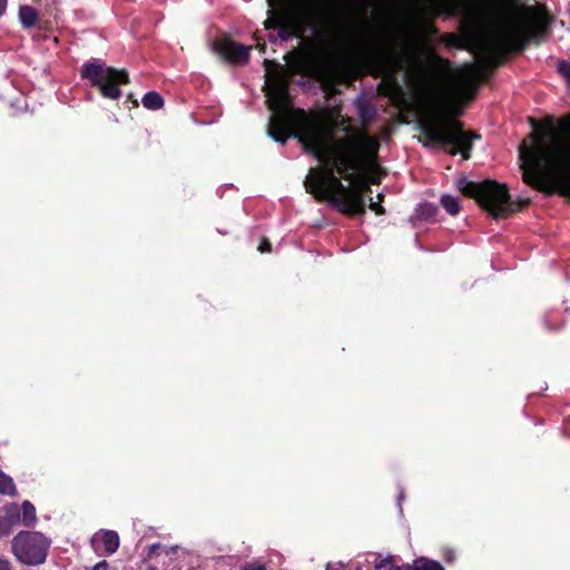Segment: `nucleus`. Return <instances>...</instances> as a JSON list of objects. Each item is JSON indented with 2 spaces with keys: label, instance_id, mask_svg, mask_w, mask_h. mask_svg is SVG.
Wrapping results in <instances>:
<instances>
[{
  "label": "nucleus",
  "instance_id": "1",
  "mask_svg": "<svg viewBox=\"0 0 570 570\" xmlns=\"http://www.w3.org/2000/svg\"><path fill=\"white\" fill-rule=\"evenodd\" d=\"M265 96L272 111L269 137L279 144L296 138L303 150L322 164L311 168L305 177L306 191L347 216L363 215L365 196L372 190L360 171L376 160L377 139L365 130L352 128L351 118L341 116L340 111L306 112L294 108L288 81L279 73L268 78Z\"/></svg>",
  "mask_w": 570,
  "mask_h": 570
},
{
  "label": "nucleus",
  "instance_id": "2",
  "mask_svg": "<svg viewBox=\"0 0 570 570\" xmlns=\"http://www.w3.org/2000/svg\"><path fill=\"white\" fill-rule=\"evenodd\" d=\"M529 120L532 130L519 146L523 181L546 196L570 199V114Z\"/></svg>",
  "mask_w": 570,
  "mask_h": 570
},
{
  "label": "nucleus",
  "instance_id": "3",
  "mask_svg": "<svg viewBox=\"0 0 570 570\" xmlns=\"http://www.w3.org/2000/svg\"><path fill=\"white\" fill-rule=\"evenodd\" d=\"M548 32L547 22L533 7L498 23L485 38L483 48L502 62L509 55L522 52L531 42L539 43Z\"/></svg>",
  "mask_w": 570,
  "mask_h": 570
},
{
  "label": "nucleus",
  "instance_id": "4",
  "mask_svg": "<svg viewBox=\"0 0 570 570\" xmlns=\"http://www.w3.org/2000/svg\"><path fill=\"white\" fill-rule=\"evenodd\" d=\"M394 66V53L386 48V30L376 28L371 30L366 50L360 59L335 63L324 68L321 73L325 87H333L336 79L342 82L352 80V75L361 68L374 78H383L393 72Z\"/></svg>",
  "mask_w": 570,
  "mask_h": 570
},
{
  "label": "nucleus",
  "instance_id": "5",
  "mask_svg": "<svg viewBox=\"0 0 570 570\" xmlns=\"http://www.w3.org/2000/svg\"><path fill=\"white\" fill-rule=\"evenodd\" d=\"M423 145L442 147L451 156L460 155L462 160H469L473 141L481 136L475 131H465L463 124L449 114L442 112L420 125Z\"/></svg>",
  "mask_w": 570,
  "mask_h": 570
},
{
  "label": "nucleus",
  "instance_id": "6",
  "mask_svg": "<svg viewBox=\"0 0 570 570\" xmlns=\"http://www.w3.org/2000/svg\"><path fill=\"white\" fill-rule=\"evenodd\" d=\"M456 187L463 196L475 199L495 219L507 218L530 204V199L513 203L507 185L491 179L475 183L461 177L456 181Z\"/></svg>",
  "mask_w": 570,
  "mask_h": 570
},
{
  "label": "nucleus",
  "instance_id": "7",
  "mask_svg": "<svg viewBox=\"0 0 570 570\" xmlns=\"http://www.w3.org/2000/svg\"><path fill=\"white\" fill-rule=\"evenodd\" d=\"M267 19L264 21L265 29H278V37L286 42L293 38L303 39L307 27H323L328 19L322 7L314 4L304 16L297 14L278 0H267Z\"/></svg>",
  "mask_w": 570,
  "mask_h": 570
},
{
  "label": "nucleus",
  "instance_id": "8",
  "mask_svg": "<svg viewBox=\"0 0 570 570\" xmlns=\"http://www.w3.org/2000/svg\"><path fill=\"white\" fill-rule=\"evenodd\" d=\"M81 79L88 80L91 87L98 88L104 98L116 100L121 96L120 85L130 82L126 69L107 66L104 61L91 59L80 69Z\"/></svg>",
  "mask_w": 570,
  "mask_h": 570
},
{
  "label": "nucleus",
  "instance_id": "9",
  "mask_svg": "<svg viewBox=\"0 0 570 570\" xmlns=\"http://www.w3.org/2000/svg\"><path fill=\"white\" fill-rule=\"evenodd\" d=\"M50 540L41 532L20 531L11 541V551L23 564H42L48 556Z\"/></svg>",
  "mask_w": 570,
  "mask_h": 570
},
{
  "label": "nucleus",
  "instance_id": "10",
  "mask_svg": "<svg viewBox=\"0 0 570 570\" xmlns=\"http://www.w3.org/2000/svg\"><path fill=\"white\" fill-rule=\"evenodd\" d=\"M483 65H465L458 70V86L460 94L472 100L479 90V79L484 75Z\"/></svg>",
  "mask_w": 570,
  "mask_h": 570
},
{
  "label": "nucleus",
  "instance_id": "11",
  "mask_svg": "<svg viewBox=\"0 0 570 570\" xmlns=\"http://www.w3.org/2000/svg\"><path fill=\"white\" fill-rule=\"evenodd\" d=\"M214 48L217 53L232 63L242 65L249 59V47L233 41H217Z\"/></svg>",
  "mask_w": 570,
  "mask_h": 570
},
{
  "label": "nucleus",
  "instance_id": "12",
  "mask_svg": "<svg viewBox=\"0 0 570 570\" xmlns=\"http://www.w3.org/2000/svg\"><path fill=\"white\" fill-rule=\"evenodd\" d=\"M91 544L97 552L102 549L107 554H112L119 548V537L115 531L101 530L94 534Z\"/></svg>",
  "mask_w": 570,
  "mask_h": 570
},
{
  "label": "nucleus",
  "instance_id": "13",
  "mask_svg": "<svg viewBox=\"0 0 570 570\" xmlns=\"http://www.w3.org/2000/svg\"><path fill=\"white\" fill-rule=\"evenodd\" d=\"M354 106L363 127L368 126L375 120L377 110L365 97H357L354 100Z\"/></svg>",
  "mask_w": 570,
  "mask_h": 570
},
{
  "label": "nucleus",
  "instance_id": "14",
  "mask_svg": "<svg viewBox=\"0 0 570 570\" xmlns=\"http://www.w3.org/2000/svg\"><path fill=\"white\" fill-rule=\"evenodd\" d=\"M19 19L24 28H31L38 20V12L33 7L22 6L19 9Z\"/></svg>",
  "mask_w": 570,
  "mask_h": 570
},
{
  "label": "nucleus",
  "instance_id": "15",
  "mask_svg": "<svg viewBox=\"0 0 570 570\" xmlns=\"http://www.w3.org/2000/svg\"><path fill=\"white\" fill-rule=\"evenodd\" d=\"M142 106L149 110H158L164 106V99L157 91H148L141 99Z\"/></svg>",
  "mask_w": 570,
  "mask_h": 570
},
{
  "label": "nucleus",
  "instance_id": "16",
  "mask_svg": "<svg viewBox=\"0 0 570 570\" xmlns=\"http://www.w3.org/2000/svg\"><path fill=\"white\" fill-rule=\"evenodd\" d=\"M438 212V206L431 203L420 204L415 209L416 217L421 220L434 219Z\"/></svg>",
  "mask_w": 570,
  "mask_h": 570
},
{
  "label": "nucleus",
  "instance_id": "17",
  "mask_svg": "<svg viewBox=\"0 0 570 570\" xmlns=\"http://www.w3.org/2000/svg\"><path fill=\"white\" fill-rule=\"evenodd\" d=\"M22 510V523L26 527H32L37 522L36 508L29 502L24 501L21 507Z\"/></svg>",
  "mask_w": 570,
  "mask_h": 570
},
{
  "label": "nucleus",
  "instance_id": "18",
  "mask_svg": "<svg viewBox=\"0 0 570 570\" xmlns=\"http://www.w3.org/2000/svg\"><path fill=\"white\" fill-rule=\"evenodd\" d=\"M440 203L450 215H456L461 209L459 198L451 195H443Z\"/></svg>",
  "mask_w": 570,
  "mask_h": 570
},
{
  "label": "nucleus",
  "instance_id": "19",
  "mask_svg": "<svg viewBox=\"0 0 570 570\" xmlns=\"http://www.w3.org/2000/svg\"><path fill=\"white\" fill-rule=\"evenodd\" d=\"M464 0H441L436 4L441 11L456 13L463 6Z\"/></svg>",
  "mask_w": 570,
  "mask_h": 570
},
{
  "label": "nucleus",
  "instance_id": "20",
  "mask_svg": "<svg viewBox=\"0 0 570 570\" xmlns=\"http://www.w3.org/2000/svg\"><path fill=\"white\" fill-rule=\"evenodd\" d=\"M443 41L446 45V47L450 48L464 49L466 47L465 39L454 33H445L443 36Z\"/></svg>",
  "mask_w": 570,
  "mask_h": 570
},
{
  "label": "nucleus",
  "instance_id": "21",
  "mask_svg": "<svg viewBox=\"0 0 570 570\" xmlns=\"http://www.w3.org/2000/svg\"><path fill=\"white\" fill-rule=\"evenodd\" d=\"M0 493L13 495L16 487L12 479L0 471Z\"/></svg>",
  "mask_w": 570,
  "mask_h": 570
},
{
  "label": "nucleus",
  "instance_id": "22",
  "mask_svg": "<svg viewBox=\"0 0 570 570\" xmlns=\"http://www.w3.org/2000/svg\"><path fill=\"white\" fill-rule=\"evenodd\" d=\"M411 570H444V568L436 561L419 559Z\"/></svg>",
  "mask_w": 570,
  "mask_h": 570
},
{
  "label": "nucleus",
  "instance_id": "23",
  "mask_svg": "<svg viewBox=\"0 0 570 570\" xmlns=\"http://www.w3.org/2000/svg\"><path fill=\"white\" fill-rule=\"evenodd\" d=\"M4 519H8L11 521V529L14 524L18 523L20 520V510L17 504H12L6 510V514L3 515Z\"/></svg>",
  "mask_w": 570,
  "mask_h": 570
},
{
  "label": "nucleus",
  "instance_id": "24",
  "mask_svg": "<svg viewBox=\"0 0 570 570\" xmlns=\"http://www.w3.org/2000/svg\"><path fill=\"white\" fill-rule=\"evenodd\" d=\"M178 547H164L160 543H155L149 547V557L157 554L159 550L164 551L166 554L176 553Z\"/></svg>",
  "mask_w": 570,
  "mask_h": 570
},
{
  "label": "nucleus",
  "instance_id": "25",
  "mask_svg": "<svg viewBox=\"0 0 570 570\" xmlns=\"http://www.w3.org/2000/svg\"><path fill=\"white\" fill-rule=\"evenodd\" d=\"M392 567H393L392 557L382 558V557L379 556L376 558V560H375L374 568L376 570H381V569H385V568H392Z\"/></svg>",
  "mask_w": 570,
  "mask_h": 570
},
{
  "label": "nucleus",
  "instance_id": "26",
  "mask_svg": "<svg viewBox=\"0 0 570 570\" xmlns=\"http://www.w3.org/2000/svg\"><path fill=\"white\" fill-rule=\"evenodd\" d=\"M239 570H266V567L259 560H253L250 562H246Z\"/></svg>",
  "mask_w": 570,
  "mask_h": 570
},
{
  "label": "nucleus",
  "instance_id": "27",
  "mask_svg": "<svg viewBox=\"0 0 570 570\" xmlns=\"http://www.w3.org/2000/svg\"><path fill=\"white\" fill-rule=\"evenodd\" d=\"M11 532V521L0 517V537L8 535Z\"/></svg>",
  "mask_w": 570,
  "mask_h": 570
},
{
  "label": "nucleus",
  "instance_id": "28",
  "mask_svg": "<svg viewBox=\"0 0 570 570\" xmlns=\"http://www.w3.org/2000/svg\"><path fill=\"white\" fill-rule=\"evenodd\" d=\"M558 71L570 81V62L561 60L558 63Z\"/></svg>",
  "mask_w": 570,
  "mask_h": 570
},
{
  "label": "nucleus",
  "instance_id": "29",
  "mask_svg": "<svg viewBox=\"0 0 570 570\" xmlns=\"http://www.w3.org/2000/svg\"><path fill=\"white\" fill-rule=\"evenodd\" d=\"M463 33H464V37L465 38H469V39H475V38H479L476 31L473 29V27L471 26H466L464 24L463 26Z\"/></svg>",
  "mask_w": 570,
  "mask_h": 570
},
{
  "label": "nucleus",
  "instance_id": "30",
  "mask_svg": "<svg viewBox=\"0 0 570 570\" xmlns=\"http://www.w3.org/2000/svg\"><path fill=\"white\" fill-rule=\"evenodd\" d=\"M368 207L375 212L376 215H383L385 213L384 207L380 205V203L372 202V198L370 197V204Z\"/></svg>",
  "mask_w": 570,
  "mask_h": 570
},
{
  "label": "nucleus",
  "instance_id": "31",
  "mask_svg": "<svg viewBox=\"0 0 570 570\" xmlns=\"http://www.w3.org/2000/svg\"><path fill=\"white\" fill-rule=\"evenodd\" d=\"M256 249H272V244L266 237H262Z\"/></svg>",
  "mask_w": 570,
  "mask_h": 570
},
{
  "label": "nucleus",
  "instance_id": "32",
  "mask_svg": "<svg viewBox=\"0 0 570 570\" xmlns=\"http://www.w3.org/2000/svg\"><path fill=\"white\" fill-rule=\"evenodd\" d=\"M0 570H13L9 560L0 558Z\"/></svg>",
  "mask_w": 570,
  "mask_h": 570
},
{
  "label": "nucleus",
  "instance_id": "33",
  "mask_svg": "<svg viewBox=\"0 0 570 570\" xmlns=\"http://www.w3.org/2000/svg\"><path fill=\"white\" fill-rule=\"evenodd\" d=\"M107 567L108 563L106 561H101L94 567V570H106Z\"/></svg>",
  "mask_w": 570,
  "mask_h": 570
},
{
  "label": "nucleus",
  "instance_id": "34",
  "mask_svg": "<svg viewBox=\"0 0 570 570\" xmlns=\"http://www.w3.org/2000/svg\"><path fill=\"white\" fill-rule=\"evenodd\" d=\"M7 8V0H0V17L4 13Z\"/></svg>",
  "mask_w": 570,
  "mask_h": 570
},
{
  "label": "nucleus",
  "instance_id": "35",
  "mask_svg": "<svg viewBox=\"0 0 570 570\" xmlns=\"http://www.w3.org/2000/svg\"><path fill=\"white\" fill-rule=\"evenodd\" d=\"M277 39H281V38L278 37V33H277L276 36H275V35H269V36H268V40H269V42H272V43H276V42H277Z\"/></svg>",
  "mask_w": 570,
  "mask_h": 570
},
{
  "label": "nucleus",
  "instance_id": "36",
  "mask_svg": "<svg viewBox=\"0 0 570 570\" xmlns=\"http://www.w3.org/2000/svg\"><path fill=\"white\" fill-rule=\"evenodd\" d=\"M257 47H258L261 52H265V50H266V42L265 41H263V42L258 41L257 42Z\"/></svg>",
  "mask_w": 570,
  "mask_h": 570
},
{
  "label": "nucleus",
  "instance_id": "37",
  "mask_svg": "<svg viewBox=\"0 0 570 570\" xmlns=\"http://www.w3.org/2000/svg\"><path fill=\"white\" fill-rule=\"evenodd\" d=\"M127 99H128L129 101H132L134 107H138V101H137V99H135V98H134V95H132V94H129V95H128V97H127Z\"/></svg>",
  "mask_w": 570,
  "mask_h": 570
},
{
  "label": "nucleus",
  "instance_id": "38",
  "mask_svg": "<svg viewBox=\"0 0 570 570\" xmlns=\"http://www.w3.org/2000/svg\"><path fill=\"white\" fill-rule=\"evenodd\" d=\"M325 570H341V569H340L338 567H334V566H332V564L327 563V566H326V569H325Z\"/></svg>",
  "mask_w": 570,
  "mask_h": 570
},
{
  "label": "nucleus",
  "instance_id": "39",
  "mask_svg": "<svg viewBox=\"0 0 570 570\" xmlns=\"http://www.w3.org/2000/svg\"><path fill=\"white\" fill-rule=\"evenodd\" d=\"M461 114H462V109L461 108H455L453 110V115H455V116H460Z\"/></svg>",
  "mask_w": 570,
  "mask_h": 570
},
{
  "label": "nucleus",
  "instance_id": "40",
  "mask_svg": "<svg viewBox=\"0 0 570 570\" xmlns=\"http://www.w3.org/2000/svg\"><path fill=\"white\" fill-rule=\"evenodd\" d=\"M272 63H274V62H273V61H271V60H268V59H265V61H264V65H265L266 67H267V66H269V65H272Z\"/></svg>",
  "mask_w": 570,
  "mask_h": 570
},
{
  "label": "nucleus",
  "instance_id": "41",
  "mask_svg": "<svg viewBox=\"0 0 570 570\" xmlns=\"http://www.w3.org/2000/svg\"><path fill=\"white\" fill-rule=\"evenodd\" d=\"M366 10H367V6H364V7L362 8V13H363V14H365V13H366Z\"/></svg>",
  "mask_w": 570,
  "mask_h": 570
},
{
  "label": "nucleus",
  "instance_id": "42",
  "mask_svg": "<svg viewBox=\"0 0 570 570\" xmlns=\"http://www.w3.org/2000/svg\"><path fill=\"white\" fill-rule=\"evenodd\" d=\"M440 60H441V62H443V63H446V65H449V63H450V62H449V60H446V59H440Z\"/></svg>",
  "mask_w": 570,
  "mask_h": 570
},
{
  "label": "nucleus",
  "instance_id": "43",
  "mask_svg": "<svg viewBox=\"0 0 570 570\" xmlns=\"http://www.w3.org/2000/svg\"><path fill=\"white\" fill-rule=\"evenodd\" d=\"M377 200H383V195H377Z\"/></svg>",
  "mask_w": 570,
  "mask_h": 570
},
{
  "label": "nucleus",
  "instance_id": "44",
  "mask_svg": "<svg viewBox=\"0 0 570 570\" xmlns=\"http://www.w3.org/2000/svg\"><path fill=\"white\" fill-rule=\"evenodd\" d=\"M429 71L433 75L436 73L435 69H430Z\"/></svg>",
  "mask_w": 570,
  "mask_h": 570
},
{
  "label": "nucleus",
  "instance_id": "45",
  "mask_svg": "<svg viewBox=\"0 0 570 570\" xmlns=\"http://www.w3.org/2000/svg\"><path fill=\"white\" fill-rule=\"evenodd\" d=\"M399 499H400V500H402V499H403V492H401V493H400Z\"/></svg>",
  "mask_w": 570,
  "mask_h": 570
}]
</instances>
